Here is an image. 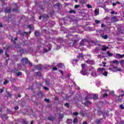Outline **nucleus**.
Returning a JSON list of instances; mask_svg holds the SVG:
<instances>
[{"label":"nucleus","instance_id":"1","mask_svg":"<svg viewBox=\"0 0 124 124\" xmlns=\"http://www.w3.org/2000/svg\"><path fill=\"white\" fill-rule=\"evenodd\" d=\"M82 70L80 71L81 74L82 75H87V70H88V66L85 65V64H81Z\"/></svg>","mask_w":124,"mask_h":124},{"label":"nucleus","instance_id":"2","mask_svg":"<svg viewBox=\"0 0 124 124\" xmlns=\"http://www.w3.org/2000/svg\"><path fill=\"white\" fill-rule=\"evenodd\" d=\"M21 62L23 63L25 62L24 64H27L28 62L29 66H32V63L31 62H29V59H28V58H23L21 59Z\"/></svg>","mask_w":124,"mask_h":124},{"label":"nucleus","instance_id":"3","mask_svg":"<svg viewBox=\"0 0 124 124\" xmlns=\"http://www.w3.org/2000/svg\"><path fill=\"white\" fill-rule=\"evenodd\" d=\"M78 42V39H72V42L69 43L70 46L72 47H75L77 45V42Z\"/></svg>","mask_w":124,"mask_h":124},{"label":"nucleus","instance_id":"4","mask_svg":"<svg viewBox=\"0 0 124 124\" xmlns=\"http://www.w3.org/2000/svg\"><path fill=\"white\" fill-rule=\"evenodd\" d=\"M90 71H92V76H93V77H96V71H95V69L92 67L90 69Z\"/></svg>","mask_w":124,"mask_h":124},{"label":"nucleus","instance_id":"5","mask_svg":"<svg viewBox=\"0 0 124 124\" xmlns=\"http://www.w3.org/2000/svg\"><path fill=\"white\" fill-rule=\"evenodd\" d=\"M99 52V47H96L92 50V53L93 54H98Z\"/></svg>","mask_w":124,"mask_h":124},{"label":"nucleus","instance_id":"6","mask_svg":"<svg viewBox=\"0 0 124 124\" xmlns=\"http://www.w3.org/2000/svg\"><path fill=\"white\" fill-rule=\"evenodd\" d=\"M86 42H88L87 40H86V39L82 40L80 42V46H84V45H85V43H86Z\"/></svg>","mask_w":124,"mask_h":124},{"label":"nucleus","instance_id":"7","mask_svg":"<svg viewBox=\"0 0 124 124\" xmlns=\"http://www.w3.org/2000/svg\"><path fill=\"white\" fill-rule=\"evenodd\" d=\"M124 54L123 55H121L119 53H117L115 55V58H117V59H122L123 58H124Z\"/></svg>","mask_w":124,"mask_h":124},{"label":"nucleus","instance_id":"8","mask_svg":"<svg viewBox=\"0 0 124 124\" xmlns=\"http://www.w3.org/2000/svg\"><path fill=\"white\" fill-rule=\"evenodd\" d=\"M34 67L35 69H38V70H42L41 65H34Z\"/></svg>","mask_w":124,"mask_h":124},{"label":"nucleus","instance_id":"9","mask_svg":"<svg viewBox=\"0 0 124 124\" xmlns=\"http://www.w3.org/2000/svg\"><path fill=\"white\" fill-rule=\"evenodd\" d=\"M14 6L15 8H14L12 10V11H13L14 12H16V11H18V6H17V3H15L14 4Z\"/></svg>","mask_w":124,"mask_h":124},{"label":"nucleus","instance_id":"10","mask_svg":"<svg viewBox=\"0 0 124 124\" xmlns=\"http://www.w3.org/2000/svg\"><path fill=\"white\" fill-rule=\"evenodd\" d=\"M88 99H92V94H88L87 96L85 98V100H88Z\"/></svg>","mask_w":124,"mask_h":124},{"label":"nucleus","instance_id":"11","mask_svg":"<svg viewBox=\"0 0 124 124\" xmlns=\"http://www.w3.org/2000/svg\"><path fill=\"white\" fill-rule=\"evenodd\" d=\"M110 71H112V72H116V71H118V68L117 67H113V68H109L108 69Z\"/></svg>","mask_w":124,"mask_h":124},{"label":"nucleus","instance_id":"12","mask_svg":"<svg viewBox=\"0 0 124 124\" xmlns=\"http://www.w3.org/2000/svg\"><path fill=\"white\" fill-rule=\"evenodd\" d=\"M92 99H94V100H96L98 98V95L96 94H92Z\"/></svg>","mask_w":124,"mask_h":124},{"label":"nucleus","instance_id":"13","mask_svg":"<svg viewBox=\"0 0 124 124\" xmlns=\"http://www.w3.org/2000/svg\"><path fill=\"white\" fill-rule=\"evenodd\" d=\"M85 62L86 63H88L89 64H93V61L90 59L85 61Z\"/></svg>","mask_w":124,"mask_h":124},{"label":"nucleus","instance_id":"14","mask_svg":"<svg viewBox=\"0 0 124 124\" xmlns=\"http://www.w3.org/2000/svg\"><path fill=\"white\" fill-rule=\"evenodd\" d=\"M11 37V41H12V42L14 43V44H16V41L18 40V38L17 37L15 38V39H13V37H12V36H10Z\"/></svg>","mask_w":124,"mask_h":124},{"label":"nucleus","instance_id":"15","mask_svg":"<svg viewBox=\"0 0 124 124\" xmlns=\"http://www.w3.org/2000/svg\"><path fill=\"white\" fill-rule=\"evenodd\" d=\"M101 36L103 39H107L108 38V36L107 35L104 34V33L101 34Z\"/></svg>","mask_w":124,"mask_h":124},{"label":"nucleus","instance_id":"16","mask_svg":"<svg viewBox=\"0 0 124 124\" xmlns=\"http://www.w3.org/2000/svg\"><path fill=\"white\" fill-rule=\"evenodd\" d=\"M116 101H117V102H122V98H121V96L116 97Z\"/></svg>","mask_w":124,"mask_h":124},{"label":"nucleus","instance_id":"17","mask_svg":"<svg viewBox=\"0 0 124 124\" xmlns=\"http://www.w3.org/2000/svg\"><path fill=\"white\" fill-rule=\"evenodd\" d=\"M64 41L63 40V39H62V38H57V42L59 43H62V42H63Z\"/></svg>","mask_w":124,"mask_h":124},{"label":"nucleus","instance_id":"18","mask_svg":"<svg viewBox=\"0 0 124 124\" xmlns=\"http://www.w3.org/2000/svg\"><path fill=\"white\" fill-rule=\"evenodd\" d=\"M91 102L89 101L86 100V101L84 103L85 106H89V105H91Z\"/></svg>","mask_w":124,"mask_h":124},{"label":"nucleus","instance_id":"19","mask_svg":"<svg viewBox=\"0 0 124 124\" xmlns=\"http://www.w3.org/2000/svg\"><path fill=\"white\" fill-rule=\"evenodd\" d=\"M40 34V31H35L34 32V35L37 37L38 36H39Z\"/></svg>","mask_w":124,"mask_h":124},{"label":"nucleus","instance_id":"20","mask_svg":"<svg viewBox=\"0 0 124 124\" xmlns=\"http://www.w3.org/2000/svg\"><path fill=\"white\" fill-rule=\"evenodd\" d=\"M57 66L58 67H62V68L63 67H64V64L62 63H59L57 64Z\"/></svg>","mask_w":124,"mask_h":124},{"label":"nucleus","instance_id":"21","mask_svg":"<svg viewBox=\"0 0 124 124\" xmlns=\"http://www.w3.org/2000/svg\"><path fill=\"white\" fill-rule=\"evenodd\" d=\"M1 117L2 120H3V121H4V120H6V114H3L1 116Z\"/></svg>","mask_w":124,"mask_h":124},{"label":"nucleus","instance_id":"22","mask_svg":"<svg viewBox=\"0 0 124 124\" xmlns=\"http://www.w3.org/2000/svg\"><path fill=\"white\" fill-rule=\"evenodd\" d=\"M107 49H108V46H103V47H102V49H101V50H102V51H106V50H107Z\"/></svg>","mask_w":124,"mask_h":124},{"label":"nucleus","instance_id":"23","mask_svg":"<svg viewBox=\"0 0 124 124\" xmlns=\"http://www.w3.org/2000/svg\"><path fill=\"white\" fill-rule=\"evenodd\" d=\"M112 62V63H115V64H116V65H118L119 63V61H117L116 60H113Z\"/></svg>","mask_w":124,"mask_h":124},{"label":"nucleus","instance_id":"24","mask_svg":"<svg viewBox=\"0 0 124 124\" xmlns=\"http://www.w3.org/2000/svg\"><path fill=\"white\" fill-rule=\"evenodd\" d=\"M94 13L95 15H98L99 14V9H96L94 11Z\"/></svg>","mask_w":124,"mask_h":124},{"label":"nucleus","instance_id":"25","mask_svg":"<svg viewBox=\"0 0 124 124\" xmlns=\"http://www.w3.org/2000/svg\"><path fill=\"white\" fill-rule=\"evenodd\" d=\"M71 32H76V27H73L71 29Z\"/></svg>","mask_w":124,"mask_h":124},{"label":"nucleus","instance_id":"26","mask_svg":"<svg viewBox=\"0 0 124 124\" xmlns=\"http://www.w3.org/2000/svg\"><path fill=\"white\" fill-rule=\"evenodd\" d=\"M78 62V60H76V59H74L73 60V62H72V64L74 65H75L76 64V63H77V62Z\"/></svg>","mask_w":124,"mask_h":124},{"label":"nucleus","instance_id":"27","mask_svg":"<svg viewBox=\"0 0 124 124\" xmlns=\"http://www.w3.org/2000/svg\"><path fill=\"white\" fill-rule=\"evenodd\" d=\"M66 123L68 124H72V120L71 119H67Z\"/></svg>","mask_w":124,"mask_h":124},{"label":"nucleus","instance_id":"28","mask_svg":"<svg viewBox=\"0 0 124 124\" xmlns=\"http://www.w3.org/2000/svg\"><path fill=\"white\" fill-rule=\"evenodd\" d=\"M47 120L49 121H53V120H55V118L53 117V116H50L48 117Z\"/></svg>","mask_w":124,"mask_h":124},{"label":"nucleus","instance_id":"29","mask_svg":"<svg viewBox=\"0 0 124 124\" xmlns=\"http://www.w3.org/2000/svg\"><path fill=\"white\" fill-rule=\"evenodd\" d=\"M5 12V13H10V12H11V10L10 9H6Z\"/></svg>","mask_w":124,"mask_h":124},{"label":"nucleus","instance_id":"30","mask_svg":"<svg viewBox=\"0 0 124 124\" xmlns=\"http://www.w3.org/2000/svg\"><path fill=\"white\" fill-rule=\"evenodd\" d=\"M101 122V119H97L96 120V123L97 124H100Z\"/></svg>","mask_w":124,"mask_h":124},{"label":"nucleus","instance_id":"31","mask_svg":"<svg viewBox=\"0 0 124 124\" xmlns=\"http://www.w3.org/2000/svg\"><path fill=\"white\" fill-rule=\"evenodd\" d=\"M107 53L108 54V57H112V56H113V53H111L109 51L107 52Z\"/></svg>","mask_w":124,"mask_h":124},{"label":"nucleus","instance_id":"32","mask_svg":"<svg viewBox=\"0 0 124 124\" xmlns=\"http://www.w3.org/2000/svg\"><path fill=\"white\" fill-rule=\"evenodd\" d=\"M50 50H51V47H49L48 48V50L46 49V48H44V52L45 53H47V52H48V51H50Z\"/></svg>","mask_w":124,"mask_h":124},{"label":"nucleus","instance_id":"33","mask_svg":"<svg viewBox=\"0 0 124 124\" xmlns=\"http://www.w3.org/2000/svg\"><path fill=\"white\" fill-rule=\"evenodd\" d=\"M88 29H89V31H95L94 27H89Z\"/></svg>","mask_w":124,"mask_h":124},{"label":"nucleus","instance_id":"34","mask_svg":"<svg viewBox=\"0 0 124 124\" xmlns=\"http://www.w3.org/2000/svg\"><path fill=\"white\" fill-rule=\"evenodd\" d=\"M36 76L40 77L41 76V73L40 72H36Z\"/></svg>","mask_w":124,"mask_h":124},{"label":"nucleus","instance_id":"35","mask_svg":"<svg viewBox=\"0 0 124 124\" xmlns=\"http://www.w3.org/2000/svg\"><path fill=\"white\" fill-rule=\"evenodd\" d=\"M63 22L64 23L65 25H67V24H68V23H69V21H68V19H67V20H63Z\"/></svg>","mask_w":124,"mask_h":124},{"label":"nucleus","instance_id":"36","mask_svg":"<svg viewBox=\"0 0 124 124\" xmlns=\"http://www.w3.org/2000/svg\"><path fill=\"white\" fill-rule=\"evenodd\" d=\"M60 5H61V4L57 3L54 5V6H55V7H57L58 8H59V7H60Z\"/></svg>","mask_w":124,"mask_h":124},{"label":"nucleus","instance_id":"37","mask_svg":"<svg viewBox=\"0 0 124 124\" xmlns=\"http://www.w3.org/2000/svg\"><path fill=\"white\" fill-rule=\"evenodd\" d=\"M16 76H21L22 75V73L21 72H18V73H16Z\"/></svg>","mask_w":124,"mask_h":124},{"label":"nucleus","instance_id":"38","mask_svg":"<svg viewBox=\"0 0 124 124\" xmlns=\"http://www.w3.org/2000/svg\"><path fill=\"white\" fill-rule=\"evenodd\" d=\"M119 107L120 108H121L122 110H124V105H123V104H121L119 106Z\"/></svg>","mask_w":124,"mask_h":124},{"label":"nucleus","instance_id":"39","mask_svg":"<svg viewBox=\"0 0 124 124\" xmlns=\"http://www.w3.org/2000/svg\"><path fill=\"white\" fill-rule=\"evenodd\" d=\"M103 75H104V76H107L108 75V72H105L103 73Z\"/></svg>","mask_w":124,"mask_h":124},{"label":"nucleus","instance_id":"40","mask_svg":"<svg viewBox=\"0 0 124 124\" xmlns=\"http://www.w3.org/2000/svg\"><path fill=\"white\" fill-rule=\"evenodd\" d=\"M78 122V120H77V118H75L74 119V121H73V123H74V124H76V123H77Z\"/></svg>","mask_w":124,"mask_h":124},{"label":"nucleus","instance_id":"41","mask_svg":"<svg viewBox=\"0 0 124 124\" xmlns=\"http://www.w3.org/2000/svg\"><path fill=\"white\" fill-rule=\"evenodd\" d=\"M95 24H97H97H99V23H100V21L99 20L96 19V20H95Z\"/></svg>","mask_w":124,"mask_h":124},{"label":"nucleus","instance_id":"42","mask_svg":"<svg viewBox=\"0 0 124 124\" xmlns=\"http://www.w3.org/2000/svg\"><path fill=\"white\" fill-rule=\"evenodd\" d=\"M28 28L29 29H30V31H31V30H33V29H32V27L31 26V25H28Z\"/></svg>","mask_w":124,"mask_h":124},{"label":"nucleus","instance_id":"43","mask_svg":"<svg viewBox=\"0 0 124 124\" xmlns=\"http://www.w3.org/2000/svg\"><path fill=\"white\" fill-rule=\"evenodd\" d=\"M45 101L47 103H49V102H50V100H49V99L45 98Z\"/></svg>","mask_w":124,"mask_h":124},{"label":"nucleus","instance_id":"44","mask_svg":"<svg viewBox=\"0 0 124 124\" xmlns=\"http://www.w3.org/2000/svg\"><path fill=\"white\" fill-rule=\"evenodd\" d=\"M9 80H5V81L3 82L4 85H6L8 83H9Z\"/></svg>","mask_w":124,"mask_h":124},{"label":"nucleus","instance_id":"45","mask_svg":"<svg viewBox=\"0 0 124 124\" xmlns=\"http://www.w3.org/2000/svg\"><path fill=\"white\" fill-rule=\"evenodd\" d=\"M104 70V68H99L98 69V71H103Z\"/></svg>","mask_w":124,"mask_h":124},{"label":"nucleus","instance_id":"46","mask_svg":"<svg viewBox=\"0 0 124 124\" xmlns=\"http://www.w3.org/2000/svg\"><path fill=\"white\" fill-rule=\"evenodd\" d=\"M65 106L66 107H67V108H69V104H68V103L65 104Z\"/></svg>","mask_w":124,"mask_h":124},{"label":"nucleus","instance_id":"47","mask_svg":"<svg viewBox=\"0 0 124 124\" xmlns=\"http://www.w3.org/2000/svg\"><path fill=\"white\" fill-rule=\"evenodd\" d=\"M87 7H88V8H92V6L90 4H87Z\"/></svg>","mask_w":124,"mask_h":124},{"label":"nucleus","instance_id":"48","mask_svg":"<svg viewBox=\"0 0 124 124\" xmlns=\"http://www.w3.org/2000/svg\"><path fill=\"white\" fill-rule=\"evenodd\" d=\"M59 117H60V118L61 119H62V118H63V115L61 114L59 115Z\"/></svg>","mask_w":124,"mask_h":124},{"label":"nucleus","instance_id":"49","mask_svg":"<svg viewBox=\"0 0 124 124\" xmlns=\"http://www.w3.org/2000/svg\"><path fill=\"white\" fill-rule=\"evenodd\" d=\"M108 95V94L107 93H104L103 94V97H106Z\"/></svg>","mask_w":124,"mask_h":124},{"label":"nucleus","instance_id":"50","mask_svg":"<svg viewBox=\"0 0 124 124\" xmlns=\"http://www.w3.org/2000/svg\"><path fill=\"white\" fill-rule=\"evenodd\" d=\"M121 64H124V60H122L120 62Z\"/></svg>","mask_w":124,"mask_h":124},{"label":"nucleus","instance_id":"51","mask_svg":"<svg viewBox=\"0 0 124 124\" xmlns=\"http://www.w3.org/2000/svg\"><path fill=\"white\" fill-rule=\"evenodd\" d=\"M97 56L99 59H102V56L101 55H98Z\"/></svg>","mask_w":124,"mask_h":124},{"label":"nucleus","instance_id":"52","mask_svg":"<svg viewBox=\"0 0 124 124\" xmlns=\"http://www.w3.org/2000/svg\"><path fill=\"white\" fill-rule=\"evenodd\" d=\"M70 13H74L75 14V13H76L75 10H71L70 11Z\"/></svg>","mask_w":124,"mask_h":124},{"label":"nucleus","instance_id":"53","mask_svg":"<svg viewBox=\"0 0 124 124\" xmlns=\"http://www.w3.org/2000/svg\"><path fill=\"white\" fill-rule=\"evenodd\" d=\"M80 5H75V8L77 9L78 7H79Z\"/></svg>","mask_w":124,"mask_h":124},{"label":"nucleus","instance_id":"54","mask_svg":"<svg viewBox=\"0 0 124 124\" xmlns=\"http://www.w3.org/2000/svg\"><path fill=\"white\" fill-rule=\"evenodd\" d=\"M73 115H74L75 116H78V112H74Z\"/></svg>","mask_w":124,"mask_h":124},{"label":"nucleus","instance_id":"55","mask_svg":"<svg viewBox=\"0 0 124 124\" xmlns=\"http://www.w3.org/2000/svg\"><path fill=\"white\" fill-rule=\"evenodd\" d=\"M117 71H123V70H122V69L120 68H117Z\"/></svg>","mask_w":124,"mask_h":124},{"label":"nucleus","instance_id":"56","mask_svg":"<svg viewBox=\"0 0 124 124\" xmlns=\"http://www.w3.org/2000/svg\"><path fill=\"white\" fill-rule=\"evenodd\" d=\"M5 55L6 56L7 58H9V55L7 54V51L5 52Z\"/></svg>","mask_w":124,"mask_h":124},{"label":"nucleus","instance_id":"57","mask_svg":"<svg viewBox=\"0 0 124 124\" xmlns=\"http://www.w3.org/2000/svg\"><path fill=\"white\" fill-rule=\"evenodd\" d=\"M18 109H19V107H18L17 106L15 107V110H18Z\"/></svg>","mask_w":124,"mask_h":124},{"label":"nucleus","instance_id":"58","mask_svg":"<svg viewBox=\"0 0 124 124\" xmlns=\"http://www.w3.org/2000/svg\"><path fill=\"white\" fill-rule=\"evenodd\" d=\"M52 69L53 70H58V68L56 67H54Z\"/></svg>","mask_w":124,"mask_h":124},{"label":"nucleus","instance_id":"59","mask_svg":"<svg viewBox=\"0 0 124 124\" xmlns=\"http://www.w3.org/2000/svg\"><path fill=\"white\" fill-rule=\"evenodd\" d=\"M44 88L45 89V90H46V91H49V88L46 87H44Z\"/></svg>","mask_w":124,"mask_h":124},{"label":"nucleus","instance_id":"60","mask_svg":"<svg viewBox=\"0 0 124 124\" xmlns=\"http://www.w3.org/2000/svg\"><path fill=\"white\" fill-rule=\"evenodd\" d=\"M117 5V3H112V6H116Z\"/></svg>","mask_w":124,"mask_h":124},{"label":"nucleus","instance_id":"61","mask_svg":"<svg viewBox=\"0 0 124 124\" xmlns=\"http://www.w3.org/2000/svg\"><path fill=\"white\" fill-rule=\"evenodd\" d=\"M46 84L47 85V86H49V83L47 82V80H46Z\"/></svg>","mask_w":124,"mask_h":124},{"label":"nucleus","instance_id":"62","mask_svg":"<svg viewBox=\"0 0 124 124\" xmlns=\"http://www.w3.org/2000/svg\"><path fill=\"white\" fill-rule=\"evenodd\" d=\"M0 93H3V89H0Z\"/></svg>","mask_w":124,"mask_h":124},{"label":"nucleus","instance_id":"63","mask_svg":"<svg viewBox=\"0 0 124 124\" xmlns=\"http://www.w3.org/2000/svg\"><path fill=\"white\" fill-rule=\"evenodd\" d=\"M79 56L80 58H83V54H79Z\"/></svg>","mask_w":124,"mask_h":124},{"label":"nucleus","instance_id":"64","mask_svg":"<svg viewBox=\"0 0 124 124\" xmlns=\"http://www.w3.org/2000/svg\"><path fill=\"white\" fill-rule=\"evenodd\" d=\"M54 99H55V100H59V97H55Z\"/></svg>","mask_w":124,"mask_h":124}]
</instances>
